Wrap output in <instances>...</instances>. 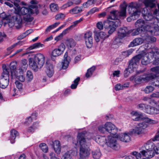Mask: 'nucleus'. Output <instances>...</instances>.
<instances>
[{"label":"nucleus","instance_id":"1","mask_svg":"<svg viewBox=\"0 0 159 159\" xmlns=\"http://www.w3.org/2000/svg\"><path fill=\"white\" fill-rule=\"evenodd\" d=\"M45 58L44 55L40 53H38L34 56V58L29 59L30 66L35 72L38 69L41 68L45 63Z\"/></svg>","mask_w":159,"mask_h":159},{"label":"nucleus","instance_id":"2","mask_svg":"<svg viewBox=\"0 0 159 159\" xmlns=\"http://www.w3.org/2000/svg\"><path fill=\"white\" fill-rule=\"evenodd\" d=\"M84 137L85 134L84 132L79 133L77 137V142L80 146V159H88L90 154L88 150L86 149V142Z\"/></svg>","mask_w":159,"mask_h":159},{"label":"nucleus","instance_id":"3","mask_svg":"<svg viewBox=\"0 0 159 159\" xmlns=\"http://www.w3.org/2000/svg\"><path fill=\"white\" fill-rule=\"evenodd\" d=\"M120 7L121 8L120 11L116 10L111 11L110 12V14L107 17V19L113 20H114V21L117 20L120 21L118 19L119 17H126L127 4L124 1L123 3L120 5Z\"/></svg>","mask_w":159,"mask_h":159},{"label":"nucleus","instance_id":"4","mask_svg":"<svg viewBox=\"0 0 159 159\" xmlns=\"http://www.w3.org/2000/svg\"><path fill=\"white\" fill-rule=\"evenodd\" d=\"M120 25L119 20L112 21H104L103 24L102 22H99L97 24V28L100 30L103 29V26L105 28L110 29L108 33L109 34H112L116 30V29Z\"/></svg>","mask_w":159,"mask_h":159},{"label":"nucleus","instance_id":"5","mask_svg":"<svg viewBox=\"0 0 159 159\" xmlns=\"http://www.w3.org/2000/svg\"><path fill=\"white\" fill-rule=\"evenodd\" d=\"M148 23L143 19H139L137 20L135 25L136 27L143 29L144 32L147 31L150 32L152 34H154L155 35H159V29H158V31H156L153 27H151L150 25H147Z\"/></svg>","mask_w":159,"mask_h":159},{"label":"nucleus","instance_id":"6","mask_svg":"<svg viewBox=\"0 0 159 159\" xmlns=\"http://www.w3.org/2000/svg\"><path fill=\"white\" fill-rule=\"evenodd\" d=\"M12 3L14 4L17 7V10L15 11L14 15L12 17V19L15 20V22L17 24L16 26L17 29H19L22 26V20L21 16L20 15V7L19 6V4L17 3L18 2H16L15 0L11 1Z\"/></svg>","mask_w":159,"mask_h":159},{"label":"nucleus","instance_id":"7","mask_svg":"<svg viewBox=\"0 0 159 159\" xmlns=\"http://www.w3.org/2000/svg\"><path fill=\"white\" fill-rule=\"evenodd\" d=\"M139 8L138 4L136 2H131L128 6L129 13L131 14V16H138L140 13L138 9Z\"/></svg>","mask_w":159,"mask_h":159},{"label":"nucleus","instance_id":"8","mask_svg":"<svg viewBox=\"0 0 159 159\" xmlns=\"http://www.w3.org/2000/svg\"><path fill=\"white\" fill-rule=\"evenodd\" d=\"M142 57L143 55L142 54H139L134 57L129 61L128 69L133 70L134 68H135Z\"/></svg>","mask_w":159,"mask_h":159},{"label":"nucleus","instance_id":"9","mask_svg":"<svg viewBox=\"0 0 159 159\" xmlns=\"http://www.w3.org/2000/svg\"><path fill=\"white\" fill-rule=\"evenodd\" d=\"M104 126L106 131L111 134L115 135L117 132V129L115 126L111 122H107Z\"/></svg>","mask_w":159,"mask_h":159},{"label":"nucleus","instance_id":"10","mask_svg":"<svg viewBox=\"0 0 159 159\" xmlns=\"http://www.w3.org/2000/svg\"><path fill=\"white\" fill-rule=\"evenodd\" d=\"M92 33L91 32H87L84 35V39L87 47L91 48L93 45V39L92 37Z\"/></svg>","mask_w":159,"mask_h":159},{"label":"nucleus","instance_id":"11","mask_svg":"<svg viewBox=\"0 0 159 159\" xmlns=\"http://www.w3.org/2000/svg\"><path fill=\"white\" fill-rule=\"evenodd\" d=\"M131 32V30H129L126 27H124L119 29L118 32V36L121 39L128 36Z\"/></svg>","mask_w":159,"mask_h":159},{"label":"nucleus","instance_id":"12","mask_svg":"<svg viewBox=\"0 0 159 159\" xmlns=\"http://www.w3.org/2000/svg\"><path fill=\"white\" fill-rule=\"evenodd\" d=\"M65 49V46L61 43L58 46V48H55L52 52V55L54 57L59 56L62 54Z\"/></svg>","mask_w":159,"mask_h":159},{"label":"nucleus","instance_id":"13","mask_svg":"<svg viewBox=\"0 0 159 159\" xmlns=\"http://www.w3.org/2000/svg\"><path fill=\"white\" fill-rule=\"evenodd\" d=\"M141 154L142 158H144V157H145L148 158H151L154 156L155 153L152 150H146V151L143 150L139 152Z\"/></svg>","mask_w":159,"mask_h":159},{"label":"nucleus","instance_id":"14","mask_svg":"<svg viewBox=\"0 0 159 159\" xmlns=\"http://www.w3.org/2000/svg\"><path fill=\"white\" fill-rule=\"evenodd\" d=\"M64 60L62 62V68L63 69H66L68 67L69 64V62L70 61V58L68 57V53L66 52L64 56Z\"/></svg>","mask_w":159,"mask_h":159},{"label":"nucleus","instance_id":"15","mask_svg":"<svg viewBox=\"0 0 159 159\" xmlns=\"http://www.w3.org/2000/svg\"><path fill=\"white\" fill-rule=\"evenodd\" d=\"M46 72L47 75L49 77H51L53 75L54 70H53V66L51 64H48L47 62L46 64Z\"/></svg>","mask_w":159,"mask_h":159},{"label":"nucleus","instance_id":"16","mask_svg":"<svg viewBox=\"0 0 159 159\" xmlns=\"http://www.w3.org/2000/svg\"><path fill=\"white\" fill-rule=\"evenodd\" d=\"M52 148H53L55 152L59 154L61 152V147L60 143L58 140H55L54 142H52L51 145Z\"/></svg>","mask_w":159,"mask_h":159},{"label":"nucleus","instance_id":"17","mask_svg":"<svg viewBox=\"0 0 159 159\" xmlns=\"http://www.w3.org/2000/svg\"><path fill=\"white\" fill-rule=\"evenodd\" d=\"M146 113L151 114H157L159 113V105L156 107H150L149 109H147Z\"/></svg>","mask_w":159,"mask_h":159},{"label":"nucleus","instance_id":"18","mask_svg":"<svg viewBox=\"0 0 159 159\" xmlns=\"http://www.w3.org/2000/svg\"><path fill=\"white\" fill-rule=\"evenodd\" d=\"M117 139L116 138L113 137L110 139L108 142L109 147L116 150L118 149L117 143Z\"/></svg>","mask_w":159,"mask_h":159},{"label":"nucleus","instance_id":"19","mask_svg":"<svg viewBox=\"0 0 159 159\" xmlns=\"http://www.w3.org/2000/svg\"><path fill=\"white\" fill-rule=\"evenodd\" d=\"M131 154L134 155V157L131 156H128L125 157V159H143L142 158V156L140 153H139L136 151H134Z\"/></svg>","mask_w":159,"mask_h":159},{"label":"nucleus","instance_id":"20","mask_svg":"<svg viewBox=\"0 0 159 159\" xmlns=\"http://www.w3.org/2000/svg\"><path fill=\"white\" fill-rule=\"evenodd\" d=\"M143 43V39L142 38H137L135 39L130 43L129 46L133 47L138 45H140Z\"/></svg>","mask_w":159,"mask_h":159},{"label":"nucleus","instance_id":"21","mask_svg":"<svg viewBox=\"0 0 159 159\" xmlns=\"http://www.w3.org/2000/svg\"><path fill=\"white\" fill-rule=\"evenodd\" d=\"M19 135V133L17 131L14 129H12L10 131V139L11 143H14L15 140L17 136Z\"/></svg>","mask_w":159,"mask_h":159},{"label":"nucleus","instance_id":"22","mask_svg":"<svg viewBox=\"0 0 159 159\" xmlns=\"http://www.w3.org/2000/svg\"><path fill=\"white\" fill-rule=\"evenodd\" d=\"M3 72L2 74L3 78L9 77V72L10 71L9 67H7L5 65L2 66Z\"/></svg>","mask_w":159,"mask_h":159},{"label":"nucleus","instance_id":"23","mask_svg":"<svg viewBox=\"0 0 159 159\" xmlns=\"http://www.w3.org/2000/svg\"><path fill=\"white\" fill-rule=\"evenodd\" d=\"M119 139L124 142H128L130 141V136L126 133L119 135L118 137Z\"/></svg>","mask_w":159,"mask_h":159},{"label":"nucleus","instance_id":"24","mask_svg":"<svg viewBox=\"0 0 159 159\" xmlns=\"http://www.w3.org/2000/svg\"><path fill=\"white\" fill-rule=\"evenodd\" d=\"M156 0H144V4L147 7H150L151 8L155 7L156 4L155 3Z\"/></svg>","mask_w":159,"mask_h":159},{"label":"nucleus","instance_id":"25","mask_svg":"<svg viewBox=\"0 0 159 159\" xmlns=\"http://www.w3.org/2000/svg\"><path fill=\"white\" fill-rule=\"evenodd\" d=\"M144 18L146 20V22L148 21H152L150 23H148L149 24H154V20H155V18L151 14L148 13V14H147L146 15H144Z\"/></svg>","mask_w":159,"mask_h":159},{"label":"nucleus","instance_id":"26","mask_svg":"<svg viewBox=\"0 0 159 159\" xmlns=\"http://www.w3.org/2000/svg\"><path fill=\"white\" fill-rule=\"evenodd\" d=\"M28 7L31 11H32V12H31V14H35L37 15L39 13V11L37 5H32L29 6Z\"/></svg>","mask_w":159,"mask_h":159},{"label":"nucleus","instance_id":"27","mask_svg":"<svg viewBox=\"0 0 159 159\" xmlns=\"http://www.w3.org/2000/svg\"><path fill=\"white\" fill-rule=\"evenodd\" d=\"M27 60L26 59H23L21 61V66L19 70L21 71L26 70L28 67Z\"/></svg>","mask_w":159,"mask_h":159},{"label":"nucleus","instance_id":"28","mask_svg":"<svg viewBox=\"0 0 159 159\" xmlns=\"http://www.w3.org/2000/svg\"><path fill=\"white\" fill-rule=\"evenodd\" d=\"M66 43L67 46L71 48L75 46L76 43L73 39L70 38L67 39L66 40Z\"/></svg>","mask_w":159,"mask_h":159},{"label":"nucleus","instance_id":"29","mask_svg":"<svg viewBox=\"0 0 159 159\" xmlns=\"http://www.w3.org/2000/svg\"><path fill=\"white\" fill-rule=\"evenodd\" d=\"M2 80L1 83V88L2 89L6 88L8 85L9 82V77H5Z\"/></svg>","mask_w":159,"mask_h":159},{"label":"nucleus","instance_id":"30","mask_svg":"<svg viewBox=\"0 0 159 159\" xmlns=\"http://www.w3.org/2000/svg\"><path fill=\"white\" fill-rule=\"evenodd\" d=\"M20 10V13L23 15H27L28 14H31V12H32V11H31L28 7H23L21 8Z\"/></svg>","mask_w":159,"mask_h":159},{"label":"nucleus","instance_id":"31","mask_svg":"<svg viewBox=\"0 0 159 159\" xmlns=\"http://www.w3.org/2000/svg\"><path fill=\"white\" fill-rule=\"evenodd\" d=\"M44 46V45L41 44L40 42L35 43L32 45L30 46L28 49L30 50H32L34 49L39 48L40 47H43Z\"/></svg>","mask_w":159,"mask_h":159},{"label":"nucleus","instance_id":"32","mask_svg":"<svg viewBox=\"0 0 159 159\" xmlns=\"http://www.w3.org/2000/svg\"><path fill=\"white\" fill-rule=\"evenodd\" d=\"M93 157L95 159H98L100 158L101 154L99 149H98L92 152Z\"/></svg>","mask_w":159,"mask_h":159},{"label":"nucleus","instance_id":"33","mask_svg":"<svg viewBox=\"0 0 159 159\" xmlns=\"http://www.w3.org/2000/svg\"><path fill=\"white\" fill-rule=\"evenodd\" d=\"M156 75L153 73H151L148 74L145 77H143V80L149 81L157 77Z\"/></svg>","mask_w":159,"mask_h":159},{"label":"nucleus","instance_id":"34","mask_svg":"<svg viewBox=\"0 0 159 159\" xmlns=\"http://www.w3.org/2000/svg\"><path fill=\"white\" fill-rule=\"evenodd\" d=\"M0 18L1 19L2 21L7 20L8 21L10 20V16L7 15L5 12L0 14Z\"/></svg>","mask_w":159,"mask_h":159},{"label":"nucleus","instance_id":"35","mask_svg":"<svg viewBox=\"0 0 159 159\" xmlns=\"http://www.w3.org/2000/svg\"><path fill=\"white\" fill-rule=\"evenodd\" d=\"M96 67L93 66L90 68L88 69L87 72L85 74L86 77L88 78L92 75L93 73L95 70Z\"/></svg>","mask_w":159,"mask_h":159},{"label":"nucleus","instance_id":"36","mask_svg":"<svg viewBox=\"0 0 159 159\" xmlns=\"http://www.w3.org/2000/svg\"><path fill=\"white\" fill-rule=\"evenodd\" d=\"M50 8L52 12L57 11L59 9L58 5L55 3H51L50 5Z\"/></svg>","mask_w":159,"mask_h":159},{"label":"nucleus","instance_id":"37","mask_svg":"<svg viewBox=\"0 0 159 159\" xmlns=\"http://www.w3.org/2000/svg\"><path fill=\"white\" fill-rule=\"evenodd\" d=\"M26 80L27 81H31L33 78V74L31 71L29 70H27L26 72Z\"/></svg>","mask_w":159,"mask_h":159},{"label":"nucleus","instance_id":"38","mask_svg":"<svg viewBox=\"0 0 159 159\" xmlns=\"http://www.w3.org/2000/svg\"><path fill=\"white\" fill-rule=\"evenodd\" d=\"M39 123L37 122H34L32 126H31L28 129V132L33 133L34 132L35 129L37 128L39 126Z\"/></svg>","mask_w":159,"mask_h":159},{"label":"nucleus","instance_id":"39","mask_svg":"<svg viewBox=\"0 0 159 159\" xmlns=\"http://www.w3.org/2000/svg\"><path fill=\"white\" fill-rule=\"evenodd\" d=\"M141 59H142L141 63L142 65H146L150 62V60L146 55L143 56V57Z\"/></svg>","mask_w":159,"mask_h":159},{"label":"nucleus","instance_id":"40","mask_svg":"<svg viewBox=\"0 0 159 159\" xmlns=\"http://www.w3.org/2000/svg\"><path fill=\"white\" fill-rule=\"evenodd\" d=\"M31 14H28L27 15H24L23 17L24 20L27 22H30L32 21L34 19V18L31 17L30 16Z\"/></svg>","mask_w":159,"mask_h":159},{"label":"nucleus","instance_id":"41","mask_svg":"<svg viewBox=\"0 0 159 159\" xmlns=\"http://www.w3.org/2000/svg\"><path fill=\"white\" fill-rule=\"evenodd\" d=\"M16 62H11L10 64V66L9 67V68L10 70V72L12 76V72H14L16 68Z\"/></svg>","mask_w":159,"mask_h":159},{"label":"nucleus","instance_id":"42","mask_svg":"<svg viewBox=\"0 0 159 159\" xmlns=\"http://www.w3.org/2000/svg\"><path fill=\"white\" fill-rule=\"evenodd\" d=\"M137 107L142 110H144V111L146 112V111L147 109H149V106L145 104L140 103L137 105Z\"/></svg>","mask_w":159,"mask_h":159},{"label":"nucleus","instance_id":"43","mask_svg":"<svg viewBox=\"0 0 159 159\" xmlns=\"http://www.w3.org/2000/svg\"><path fill=\"white\" fill-rule=\"evenodd\" d=\"M142 37V39H143V42L145 41L147 42H150V36H149L147 33H146L145 34H141Z\"/></svg>","mask_w":159,"mask_h":159},{"label":"nucleus","instance_id":"44","mask_svg":"<svg viewBox=\"0 0 159 159\" xmlns=\"http://www.w3.org/2000/svg\"><path fill=\"white\" fill-rule=\"evenodd\" d=\"M155 147V144L152 142H150L148 143H147L146 146V150H152L153 151Z\"/></svg>","mask_w":159,"mask_h":159},{"label":"nucleus","instance_id":"45","mask_svg":"<svg viewBox=\"0 0 159 159\" xmlns=\"http://www.w3.org/2000/svg\"><path fill=\"white\" fill-rule=\"evenodd\" d=\"M82 11L81 8L78 7H76L74 8L71 9L70 11L73 14H77L81 12Z\"/></svg>","mask_w":159,"mask_h":159},{"label":"nucleus","instance_id":"46","mask_svg":"<svg viewBox=\"0 0 159 159\" xmlns=\"http://www.w3.org/2000/svg\"><path fill=\"white\" fill-rule=\"evenodd\" d=\"M42 151L46 153L48 151V147L45 143H41L39 145Z\"/></svg>","mask_w":159,"mask_h":159},{"label":"nucleus","instance_id":"47","mask_svg":"<svg viewBox=\"0 0 159 159\" xmlns=\"http://www.w3.org/2000/svg\"><path fill=\"white\" fill-rule=\"evenodd\" d=\"M133 132L134 134L139 135L142 134L143 132V130L141 129L138 126L136 127L133 130Z\"/></svg>","mask_w":159,"mask_h":159},{"label":"nucleus","instance_id":"48","mask_svg":"<svg viewBox=\"0 0 159 159\" xmlns=\"http://www.w3.org/2000/svg\"><path fill=\"white\" fill-rule=\"evenodd\" d=\"M154 90V88L152 86H147L144 90V92L146 93H149L152 92Z\"/></svg>","mask_w":159,"mask_h":159},{"label":"nucleus","instance_id":"49","mask_svg":"<svg viewBox=\"0 0 159 159\" xmlns=\"http://www.w3.org/2000/svg\"><path fill=\"white\" fill-rule=\"evenodd\" d=\"M83 18H80L79 20L74 21L73 22V24L70 26V28H71V29L75 27L79 23L82 21Z\"/></svg>","mask_w":159,"mask_h":159},{"label":"nucleus","instance_id":"50","mask_svg":"<svg viewBox=\"0 0 159 159\" xmlns=\"http://www.w3.org/2000/svg\"><path fill=\"white\" fill-rule=\"evenodd\" d=\"M143 31V29H140L139 28H137V29L133 31L132 35V36H135L138 35Z\"/></svg>","mask_w":159,"mask_h":159},{"label":"nucleus","instance_id":"51","mask_svg":"<svg viewBox=\"0 0 159 159\" xmlns=\"http://www.w3.org/2000/svg\"><path fill=\"white\" fill-rule=\"evenodd\" d=\"M146 122L152 124H157L158 121L156 120H152L148 117H145L144 118Z\"/></svg>","mask_w":159,"mask_h":159},{"label":"nucleus","instance_id":"52","mask_svg":"<svg viewBox=\"0 0 159 159\" xmlns=\"http://www.w3.org/2000/svg\"><path fill=\"white\" fill-rule=\"evenodd\" d=\"M138 126L143 130L147 127V125L146 122L140 123L138 124Z\"/></svg>","mask_w":159,"mask_h":159},{"label":"nucleus","instance_id":"53","mask_svg":"<svg viewBox=\"0 0 159 159\" xmlns=\"http://www.w3.org/2000/svg\"><path fill=\"white\" fill-rule=\"evenodd\" d=\"M99 34L100 38L103 39H105L109 36L108 35H107L105 32H100L99 33Z\"/></svg>","mask_w":159,"mask_h":159},{"label":"nucleus","instance_id":"54","mask_svg":"<svg viewBox=\"0 0 159 159\" xmlns=\"http://www.w3.org/2000/svg\"><path fill=\"white\" fill-rule=\"evenodd\" d=\"M99 11L98 8L96 7H94L91 9L87 13V16L88 15L92 14L95 12Z\"/></svg>","mask_w":159,"mask_h":159},{"label":"nucleus","instance_id":"55","mask_svg":"<svg viewBox=\"0 0 159 159\" xmlns=\"http://www.w3.org/2000/svg\"><path fill=\"white\" fill-rule=\"evenodd\" d=\"M143 76L141 75L140 76L137 77L134 79V81L136 84H139L142 80H143Z\"/></svg>","mask_w":159,"mask_h":159},{"label":"nucleus","instance_id":"56","mask_svg":"<svg viewBox=\"0 0 159 159\" xmlns=\"http://www.w3.org/2000/svg\"><path fill=\"white\" fill-rule=\"evenodd\" d=\"M120 39H121L118 36L115 37L113 39L112 43L114 44H116L119 43L120 42Z\"/></svg>","mask_w":159,"mask_h":159},{"label":"nucleus","instance_id":"57","mask_svg":"<svg viewBox=\"0 0 159 159\" xmlns=\"http://www.w3.org/2000/svg\"><path fill=\"white\" fill-rule=\"evenodd\" d=\"M132 52L130 50H129L127 51H125L122 53V55L124 57H128L132 53Z\"/></svg>","mask_w":159,"mask_h":159},{"label":"nucleus","instance_id":"58","mask_svg":"<svg viewBox=\"0 0 159 159\" xmlns=\"http://www.w3.org/2000/svg\"><path fill=\"white\" fill-rule=\"evenodd\" d=\"M16 87L19 89H22V84L19 81L16 80L15 82Z\"/></svg>","mask_w":159,"mask_h":159},{"label":"nucleus","instance_id":"59","mask_svg":"<svg viewBox=\"0 0 159 159\" xmlns=\"http://www.w3.org/2000/svg\"><path fill=\"white\" fill-rule=\"evenodd\" d=\"M65 17L64 15L61 13L57 14L55 16V19L58 20L64 18Z\"/></svg>","mask_w":159,"mask_h":159},{"label":"nucleus","instance_id":"60","mask_svg":"<svg viewBox=\"0 0 159 159\" xmlns=\"http://www.w3.org/2000/svg\"><path fill=\"white\" fill-rule=\"evenodd\" d=\"M94 39L95 41L97 42H98L99 41L100 39L99 36V33H97L96 32H94Z\"/></svg>","mask_w":159,"mask_h":159},{"label":"nucleus","instance_id":"61","mask_svg":"<svg viewBox=\"0 0 159 159\" xmlns=\"http://www.w3.org/2000/svg\"><path fill=\"white\" fill-rule=\"evenodd\" d=\"M64 159H73L69 152H66L64 155Z\"/></svg>","mask_w":159,"mask_h":159},{"label":"nucleus","instance_id":"62","mask_svg":"<svg viewBox=\"0 0 159 159\" xmlns=\"http://www.w3.org/2000/svg\"><path fill=\"white\" fill-rule=\"evenodd\" d=\"M151 70L156 73H159V66L152 67L151 69Z\"/></svg>","mask_w":159,"mask_h":159},{"label":"nucleus","instance_id":"63","mask_svg":"<svg viewBox=\"0 0 159 159\" xmlns=\"http://www.w3.org/2000/svg\"><path fill=\"white\" fill-rule=\"evenodd\" d=\"M123 89V86L120 84H118L115 86V89L116 91Z\"/></svg>","mask_w":159,"mask_h":159},{"label":"nucleus","instance_id":"64","mask_svg":"<svg viewBox=\"0 0 159 159\" xmlns=\"http://www.w3.org/2000/svg\"><path fill=\"white\" fill-rule=\"evenodd\" d=\"M154 152L157 154H159V143L156 146L155 145V147L153 150Z\"/></svg>","mask_w":159,"mask_h":159}]
</instances>
